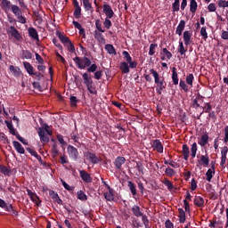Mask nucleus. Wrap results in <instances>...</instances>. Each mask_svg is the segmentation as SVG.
Segmentation results:
<instances>
[{
  "mask_svg": "<svg viewBox=\"0 0 228 228\" xmlns=\"http://www.w3.org/2000/svg\"><path fill=\"white\" fill-rule=\"evenodd\" d=\"M150 72L154 77L155 85H157L156 92L159 95H161L163 90L167 88V81H165V77H159V74L154 69H150Z\"/></svg>",
  "mask_w": 228,
  "mask_h": 228,
  "instance_id": "obj_1",
  "label": "nucleus"
},
{
  "mask_svg": "<svg viewBox=\"0 0 228 228\" xmlns=\"http://www.w3.org/2000/svg\"><path fill=\"white\" fill-rule=\"evenodd\" d=\"M73 61L77 69H80V70H83L86 69V67H90V65H92V61L86 56H84L82 58L79 56H76L75 58H73Z\"/></svg>",
  "mask_w": 228,
  "mask_h": 228,
  "instance_id": "obj_2",
  "label": "nucleus"
},
{
  "mask_svg": "<svg viewBox=\"0 0 228 228\" xmlns=\"http://www.w3.org/2000/svg\"><path fill=\"white\" fill-rule=\"evenodd\" d=\"M37 133L42 143H49V136L53 135V131L49 130V126L45 125L44 128L39 127Z\"/></svg>",
  "mask_w": 228,
  "mask_h": 228,
  "instance_id": "obj_3",
  "label": "nucleus"
},
{
  "mask_svg": "<svg viewBox=\"0 0 228 228\" xmlns=\"http://www.w3.org/2000/svg\"><path fill=\"white\" fill-rule=\"evenodd\" d=\"M84 157L86 158V159H87V161L93 163V165H97V163H99V158L97 157V155H95V153L86 151L84 153Z\"/></svg>",
  "mask_w": 228,
  "mask_h": 228,
  "instance_id": "obj_4",
  "label": "nucleus"
},
{
  "mask_svg": "<svg viewBox=\"0 0 228 228\" xmlns=\"http://www.w3.org/2000/svg\"><path fill=\"white\" fill-rule=\"evenodd\" d=\"M68 154L74 161L77 160V158H79V151L72 145L68 146Z\"/></svg>",
  "mask_w": 228,
  "mask_h": 228,
  "instance_id": "obj_5",
  "label": "nucleus"
},
{
  "mask_svg": "<svg viewBox=\"0 0 228 228\" xmlns=\"http://www.w3.org/2000/svg\"><path fill=\"white\" fill-rule=\"evenodd\" d=\"M9 33H10L11 37L15 38V40H17L18 42H20V40H22V36H20V33H19V30H17V28H15V27L11 26L9 28Z\"/></svg>",
  "mask_w": 228,
  "mask_h": 228,
  "instance_id": "obj_6",
  "label": "nucleus"
},
{
  "mask_svg": "<svg viewBox=\"0 0 228 228\" xmlns=\"http://www.w3.org/2000/svg\"><path fill=\"white\" fill-rule=\"evenodd\" d=\"M79 175L84 183H86L87 184L92 183L93 178L88 172L85 170H79Z\"/></svg>",
  "mask_w": 228,
  "mask_h": 228,
  "instance_id": "obj_7",
  "label": "nucleus"
},
{
  "mask_svg": "<svg viewBox=\"0 0 228 228\" xmlns=\"http://www.w3.org/2000/svg\"><path fill=\"white\" fill-rule=\"evenodd\" d=\"M103 12L105 13L107 19H113L115 12L110 4H103Z\"/></svg>",
  "mask_w": 228,
  "mask_h": 228,
  "instance_id": "obj_8",
  "label": "nucleus"
},
{
  "mask_svg": "<svg viewBox=\"0 0 228 228\" xmlns=\"http://www.w3.org/2000/svg\"><path fill=\"white\" fill-rule=\"evenodd\" d=\"M151 146L154 151H157L159 154H163V144L161 143V141L159 139L153 140Z\"/></svg>",
  "mask_w": 228,
  "mask_h": 228,
  "instance_id": "obj_9",
  "label": "nucleus"
},
{
  "mask_svg": "<svg viewBox=\"0 0 228 228\" xmlns=\"http://www.w3.org/2000/svg\"><path fill=\"white\" fill-rule=\"evenodd\" d=\"M208 143H209V135H208V134H204L198 138V144L200 145V147H206Z\"/></svg>",
  "mask_w": 228,
  "mask_h": 228,
  "instance_id": "obj_10",
  "label": "nucleus"
},
{
  "mask_svg": "<svg viewBox=\"0 0 228 228\" xmlns=\"http://www.w3.org/2000/svg\"><path fill=\"white\" fill-rule=\"evenodd\" d=\"M124 163H126V158L125 157H117L115 161H114V165L115 167L117 168V170H122V165H124Z\"/></svg>",
  "mask_w": 228,
  "mask_h": 228,
  "instance_id": "obj_11",
  "label": "nucleus"
},
{
  "mask_svg": "<svg viewBox=\"0 0 228 228\" xmlns=\"http://www.w3.org/2000/svg\"><path fill=\"white\" fill-rule=\"evenodd\" d=\"M28 37H30V38H32L33 40H37V42L40 41L38 37V31H37L35 28L33 27L28 28Z\"/></svg>",
  "mask_w": 228,
  "mask_h": 228,
  "instance_id": "obj_12",
  "label": "nucleus"
},
{
  "mask_svg": "<svg viewBox=\"0 0 228 228\" xmlns=\"http://www.w3.org/2000/svg\"><path fill=\"white\" fill-rule=\"evenodd\" d=\"M200 167H208L209 165V157L208 155H201L198 159Z\"/></svg>",
  "mask_w": 228,
  "mask_h": 228,
  "instance_id": "obj_13",
  "label": "nucleus"
},
{
  "mask_svg": "<svg viewBox=\"0 0 228 228\" xmlns=\"http://www.w3.org/2000/svg\"><path fill=\"white\" fill-rule=\"evenodd\" d=\"M12 145L15 149V151L19 153V154H25L26 153V150H24V147H22V144H20V142L14 141L12 142Z\"/></svg>",
  "mask_w": 228,
  "mask_h": 228,
  "instance_id": "obj_14",
  "label": "nucleus"
},
{
  "mask_svg": "<svg viewBox=\"0 0 228 228\" xmlns=\"http://www.w3.org/2000/svg\"><path fill=\"white\" fill-rule=\"evenodd\" d=\"M185 27H186V21L182 20L176 28V30H175L176 35H179V37H181V35H183V31H184Z\"/></svg>",
  "mask_w": 228,
  "mask_h": 228,
  "instance_id": "obj_15",
  "label": "nucleus"
},
{
  "mask_svg": "<svg viewBox=\"0 0 228 228\" xmlns=\"http://www.w3.org/2000/svg\"><path fill=\"white\" fill-rule=\"evenodd\" d=\"M103 32H101L99 30H94V38L99 42L100 44H105L106 39H104V36H102Z\"/></svg>",
  "mask_w": 228,
  "mask_h": 228,
  "instance_id": "obj_16",
  "label": "nucleus"
},
{
  "mask_svg": "<svg viewBox=\"0 0 228 228\" xmlns=\"http://www.w3.org/2000/svg\"><path fill=\"white\" fill-rule=\"evenodd\" d=\"M182 154L183 157V159L185 161H188V159L190 158V148L188 147V144H183L182 147Z\"/></svg>",
  "mask_w": 228,
  "mask_h": 228,
  "instance_id": "obj_17",
  "label": "nucleus"
},
{
  "mask_svg": "<svg viewBox=\"0 0 228 228\" xmlns=\"http://www.w3.org/2000/svg\"><path fill=\"white\" fill-rule=\"evenodd\" d=\"M119 69H120L122 74H129V72H130L129 64L126 61L120 62Z\"/></svg>",
  "mask_w": 228,
  "mask_h": 228,
  "instance_id": "obj_18",
  "label": "nucleus"
},
{
  "mask_svg": "<svg viewBox=\"0 0 228 228\" xmlns=\"http://www.w3.org/2000/svg\"><path fill=\"white\" fill-rule=\"evenodd\" d=\"M183 42L185 45H190V44H191V33L188 30L183 32Z\"/></svg>",
  "mask_w": 228,
  "mask_h": 228,
  "instance_id": "obj_19",
  "label": "nucleus"
},
{
  "mask_svg": "<svg viewBox=\"0 0 228 228\" xmlns=\"http://www.w3.org/2000/svg\"><path fill=\"white\" fill-rule=\"evenodd\" d=\"M23 66H24V69H25V70H27L28 75L32 76L33 74H35V69L33 68L31 63H29L28 61H23Z\"/></svg>",
  "mask_w": 228,
  "mask_h": 228,
  "instance_id": "obj_20",
  "label": "nucleus"
},
{
  "mask_svg": "<svg viewBox=\"0 0 228 228\" xmlns=\"http://www.w3.org/2000/svg\"><path fill=\"white\" fill-rule=\"evenodd\" d=\"M172 81H173V85H179V77L177 75L176 67L172 68Z\"/></svg>",
  "mask_w": 228,
  "mask_h": 228,
  "instance_id": "obj_21",
  "label": "nucleus"
},
{
  "mask_svg": "<svg viewBox=\"0 0 228 228\" xmlns=\"http://www.w3.org/2000/svg\"><path fill=\"white\" fill-rule=\"evenodd\" d=\"M193 202L197 208H204V198L201 196H195Z\"/></svg>",
  "mask_w": 228,
  "mask_h": 228,
  "instance_id": "obj_22",
  "label": "nucleus"
},
{
  "mask_svg": "<svg viewBox=\"0 0 228 228\" xmlns=\"http://www.w3.org/2000/svg\"><path fill=\"white\" fill-rule=\"evenodd\" d=\"M113 190L104 192V199L109 202H113L115 200V193H113Z\"/></svg>",
  "mask_w": 228,
  "mask_h": 228,
  "instance_id": "obj_23",
  "label": "nucleus"
},
{
  "mask_svg": "<svg viewBox=\"0 0 228 228\" xmlns=\"http://www.w3.org/2000/svg\"><path fill=\"white\" fill-rule=\"evenodd\" d=\"M82 77L84 79V85L88 86V85H94V80L92 79V77L88 73H84L82 75Z\"/></svg>",
  "mask_w": 228,
  "mask_h": 228,
  "instance_id": "obj_24",
  "label": "nucleus"
},
{
  "mask_svg": "<svg viewBox=\"0 0 228 228\" xmlns=\"http://www.w3.org/2000/svg\"><path fill=\"white\" fill-rule=\"evenodd\" d=\"M57 37L61 40V44H63L64 46L70 42V38L61 34V32H57Z\"/></svg>",
  "mask_w": 228,
  "mask_h": 228,
  "instance_id": "obj_25",
  "label": "nucleus"
},
{
  "mask_svg": "<svg viewBox=\"0 0 228 228\" xmlns=\"http://www.w3.org/2000/svg\"><path fill=\"white\" fill-rule=\"evenodd\" d=\"M132 212L137 218H140V216H143V212L140 209V206L134 205L132 208Z\"/></svg>",
  "mask_w": 228,
  "mask_h": 228,
  "instance_id": "obj_26",
  "label": "nucleus"
},
{
  "mask_svg": "<svg viewBox=\"0 0 228 228\" xmlns=\"http://www.w3.org/2000/svg\"><path fill=\"white\" fill-rule=\"evenodd\" d=\"M1 4L4 12H9L12 9V6H13V4H12V2H10L9 0H2Z\"/></svg>",
  "mask_w": 228,
  "mask_h": 228,
  "instance_id": "obj_27",
  "label": "nucleus"
},
{
  "mask_svg": "<svg viewBox=\"0 0 228 228\" xmlns=\"http://www.w3.org/2000/svg\"><path fill=\"white\" fill-rule=\"evenodd\" d=\"M105 51L108 53V54H113L114 56L117 55V50L111 44H107L105 45Z\"/></svg>",
  "mask_w": 228,
  "mask_h": 228,
  "instance_id": "obj_28",
  "label": "nucleus"
},
{
  "mask_svg": "<svg viewBox=\"0 0 228 228\" xmlns=\"http://www.w3.org/2000/svg\"><path fill=\"white\" fill-rule=\"evenodd\" d=\"M11 10L16 17H20V15H22V11L20 10V7H19V5L12 4Z\"/></svg>",
  "mask_w": 228,
  "mask_h": 228,
  "instance_id": "obj_29",
  "label": "nucleus"
},
{
  "mask_svg": "<svg viewBox=\"0 0 228 228\" xmlns=\"http://www.w3.org/2000/svg\"><path fill=\"white\" fill-rule=\"evenodd\" d=\"M198 7H199V4H197L196 0H190V12H191V13H193V15H195V12H197Z\"/></svg>",
  "mask_w": 228,
  "mask_h": 228,
  "instance_id": "obj_30",
  "label": "nucleus"
},
{
  "mask_svg": "<svg viewBox=\"0 0 228 228\" xmlns=\"http://www.w3.org/2000/svg\"><path fill=\"white\" fill-rule=\"evenodd\" d=\"M178 212L180 224H184V222H186V212H184V209L183 208H178Z\"/></svg>",
  "mask_w": 228,
  "mask_h": 228,
  "instance_id": "obj_31",
  "label": "nucleus"
},
{
  "mask_svg": "<svg viewBox=\"0 0 228 228\" xmlns=\"http://www.w3.org/2000/svg\"><path fill=\"white\" fill-rule=\"evenodd\" d=\"M84 8L86 12H94V7H92V3H90V0H82Z\"/></svg>",
  "mask_w": 228,
  "mask_h": 228,
  "instance_id": "obj_32",
  "label": "nucleus"
},
{
  "mask_svg": "<svg viewBox=\"0 0 228 228\" xmlns=\"http://www.w3.org/2000/svg\"><path fill=\"white\" fill-rule=\"evenodd\" d=\"M127 187L129 188L132 195L134 197L136 195V185L132 181L127 182Z\"/></svg>",
  "mask_w": 228,
  "mask_h": 228,
  "instance_id": "obj_33",
  "label": "nucleus"
},
{
  "mask_svg": "<svg viewBox=\"0 0 228 228\" xmlns=\"http://www.w3.org/2000/svg\"><path fill=\"white\" fill-rule=\"evenodd\" d=\"M77 195L78 200H83V201L88 200V196H86V194L83 191H78L77 192Z\"/></svg>",
  "mask_w": 228,
  "mask_h": 228,
  "instance_id": "obj_34",
  "label": "nucleus"
},
{
  "mask_svg": "<svg viewBox=\"0 0 228 228\" xmlns=\"http://www.w3.org/2000/svg\"><path fill=\"white\" fill-rule=\"evenodd\" d=\"M197 151H198L197 142H193L191 148V156L192 159H195V157L197 156Z\"/></svg>",
  "mask_w": 228,
  "mask_h": 228,
  "instance_id": "obj_35",
  "label": "nucleus"
},
{
  "mask_svg": "<svg viewBox=\"0 0 228 228\" xmlns=\"http://www.w3.org/2000/svg\"><path fill=\"white\" fill-rule=\"evenodd\" d=\"M0 172L4 174V175H11L12 171L8 169L6 166L0 165Z\"/></svg>",
  "mask_w": 228,
  "mask_h": 228,
  "instance_id": "obj_36",
  "label": "nucleus"
},
{
  "mask_svg": "<svg viewBox=\"0 0 228 228\" xmlns=\"http://www.w3.org/2000/svg\"><path fill=\"white\" fill-rule=\"evenodd\" d=\"M187 51L188 50L184 48V45L183 44V41H180L179 46H178V53H180L181 56H184Z\"/></svg>",
  "mask_w": 228,
  "mask_h": 228,
  "instance_id": "obj_37",
  "label": "nucleus"
},
{
  "mask_svg": "<svg viewBox=\"0 0 228 228\" xmlns=\"http://www.w3.org/2000/svg\"><path fill=\"white\" fill-rule=\"evenodd\" d=\"M163 184H165V186H167V190H169V191H172V190H174V184L172 183V182H170V180L165 178L163 181Z\"/></svg>",
  "mask_w": 228,
  "mask_h": 228,
  "instance_id": "obj_38",
  "label": "nucleus"
},
{
  "mask_svg": "<svg viewBox=\"0 0 228 228\" xmlns=\"http://www.w3.org/2000/svg\"><path fill=\"white\" fill-rule=\"evenodd\" d=\"M213 174H215V169H208L207 173H206V176H207V181L208 183H211V180L213 179Z\"/></svg>",
  "mask_w": 228,
  "mask_h": 228,
  "instance_id": "obj_39",
  "label": "nucleus"
},
{
  "mask_svg": "<svg viewBox=\"0 0 228 228\" xmlns=\"http://www.w3.org/2000/svg\"><path fill=\"white\" fill-rule=\"evenodd\" d=\"M158 47V44H151L150 45V50H149V55L154 56L156 54V48Z\"/></svg>",
  "mask_w": 228,
  "mask_h": 228,
  "instance_id": "obj_40",
  "label": "nucleus"
},
{
  "mask_svg": "<svg viewBox=\"0 0 228 228\" xmlns=\"http://www.w3.org/2000/svg\"><path fill=\"white\" fill-rule=\"evenodd\" d=\"M86 88H87L89 94H92L93 95H97V90L94 86V84L87 85Z\"/></svg>",
  "mask_w": 228,
  "mask_h": 228,
  "instance_id": "obj_41",
  "label": "nucleus"
},
{
  "mask_svg": "<svg viewBox=\"0 0 228 228\" xmlns=\"http://www.w3.org/2000/svg\"><path fill=\"white\" fill-rule=\"evenodd\" d=\"M195 79V77H193V74H189L186 77V83L189 85V86H193V80Z\"/></svg>",
  "mask_w": 228,
  "mask_h": 228,
  "instance_id": "obj_42",
  "label": "nucleus"
},
{
  "mask_svg": "<svg viewBox=\"0 0 228 228\" xmlns=\"http://www.w3.org/2000/svg\"><path fill=\"white\" fill-rule=\"evenodd\" d=\"M64 47H67L69 53H76V46H74V44H72V41H69V44L64 45Z\"/></svg>",
  "mask_w": 228,
  "mask_h": 228,
  "instance_id": "obj_43",
  "label": "nucleus"
},
{
  "mask_svg": "<svg viewBox=\"0 0 228 228\" xmlns=\"http://www.w3.org/2000/svg\"><path fill=\"white\" fill-rule=\"evenodd\" d=\"M122 55L124 56L126 63H129L133 61V58L131 57V55L129 54V52L127 51H123L122 52Z\"/></svg>",
  "mask_w": 228,
  "mask_h": 228,
  "instance_id": "obj_44",
  "label": "nucleus"
},
{
  "mask_svg": "<svg viewBox=\"0 0 228 228\" xmlns=\"http://www.w3.org/2000/svg\"><path fill=\"white\" fill-rule=\"evenodd\" d=\"M95 28L97 31H100V33H104L106 30L102 29V24L101 23V20H95Z\"/></svg>",
  "mask_w": 228,
  "mask_h": 228,
  "instance_id": "obj_45",
  "label": "nucleus"
},
{
  "mask_svg": "<svg viewBox=\"0 0 228 228\" xmlns=\"http://www.w3.org/2000/svg\"><path fill=\"white\" fill-rule=\"evenodd\" d=\"M30 200H32V202L37 204V206H40V203L42 202L40 201V198H38V195H37V193L30 196Z\"/></svg>",
  "mask_w": 228,
  "mask_h": 228,
  "instance_id": "obj_46",
  "label": "nucleus"
},
{
  "mask_svg": "<svg viewBox=\"0 0 228 228\" xmlns=\"http://www.w3.org/2000/svg\"><path fill=\"white\" fill-rule=\"evenodd\" d=\"M179 86L180 88L183 90V92H190V88H188V85H186V82H184V80H180Z\"/></svg>",
  "mask_w": 228,
  "mask_h": 228,
  "instance_id": "obj_47",
  "label": "nucleus"
},
{
  "mask_svg": "<svg viewBox=\"0 0 228 228\" xmlns=\"http://www.w3.org/2000/svg\"><path fill=\"white\" fill-rule=\"evenodd\" d=\"M165 174L166 175H167L168 177H174V175H175V170L170 168V167H167L166 168L165 170Z\"/></svg>",
  "mask_w": 228,
  "mask_h": 228,
  "instance_id": "obj_48",
  "label": "nucleus"
},
{
  "mask_svg": "<svg viewBox=\"0 0 228 228\" xmlns=\"http://www.w3.org/2000/svg\"><path fill=\"white\" fill-rule=\"evenodd\" d=\"M69 101L72 108H76V106H77V102H79V100L76 96H70Z\"/></svg>",
  "mask_w": 228,
  "mask_h": 228,
  "instance_id": "obj_49",
  "label": "nucleus"
},
{
  "mask_svg": "<svg viewBox=\"0 0 228 228\" xmlns=\"http://www.w3.org/2000/svg\"><path fill=\"white\" fill-rule=\"evenodd\" d=\"M61 183L62 186L65 188V190H67L68 191H74V187L69 185V183H67V182L61 180Z\"/></svg>",
  "mask_w": 228,
  "mask_h": 228,
  "instance_id": "obj_50",
  "label": "nucleus"
},
{
  "mask_svg": "<svg viewBox=\"0 0 228 228\" xmlns=\"http://www.w3.org/2000/svg\"><path fill=\"white\" fill-rule=\"evenodd\" d=\"M179 8H180V1L175 0V2L172 4L173 12H179Z\"/></svg>",
  "mask_w": 228,
  "mask_h": 228,
  "instance_id": "obj_51",
  "label": "nucleus"
},
{
  "mask_svg": "<svg viewBox=\"0 0 228 228\" xmlns=\"http://www.w3.org/2000/svg\"><path fill=\"white\" fill-rule=\"evenodd\" d=\"M22 55L26 60H31V58H33V53L28 50H23Z\"/></svg>",
  "mask_w": 228,
  "mask_h": 228,
  "instance_id": "obj_52",
  "label": "nucleus"
},
{
  "mask_svg": "<svg viewBox=\"0 0 228 228\" xmlns=\"http://www.w3.org/2000/svg\"><path fill=\"white\" fill-rule=\"evenodd\" d=\"M73 15L76 19H81V7H75Z\"/></svg>",
  "mask_w": 228,
  "mask_h": 228,
  "instance_id": "obj_53",
  "label": "nucleus"
},
{
  "mask_svg": "<svg viewBox=\"0 0 228 228\" xmlns=\"http://www.w3.org/2000/svg\"><path fill=\"white\" fill-rule=\"evenodd\" d=\"M52 154H53V158H56V156H58V154H60V151L58 150V145H56V144L53 145Z\"/></svg>",
  "mask_w": 228,
  "mask_h": 228,
  "instance_id": "obj_54",
  "label": "nucleus"
},
{
  "mask_svg": "<svg viewBox=\"0 0 228 228\" xmlns=\"http://www.w3.org/2000/svg\"><path fill=\"white\" fill-rule=\"evenodd\" d=\"M217 4L219 8H228V1L219 0Z\"/></svg>",
  "mask_w": 228,
  "mask_h": 228,
  "instance_id": "obj_55",
  "label": "nucleus"
},
{
  "mask_svg": "<svg viewBox=\"0 0 228 228\" xmlns=\"http://www.w3.org/2000/svg\"><path fill=\"white\" fill-rule=\"evenodd\" d=\"M112 25H113V24H112L111 21L110 20V18H105V20H104V22H103L104 28H106V29H110Z\"/></svg>",
  "mask_w": 228,
  "mask_h": 228,
  "instance_id": "obj_56",
  "label": "nucleus"
},
{
  "mask_svg": "<svg viewBox=\"0 0 228 228\" xmlns=\"http://www.w3.org/2000/svg\"><path fill=\"white\" fill-rule=\"evenodd\" d=\"M200 35L204 40H208V31H206V27H202L200 29Z\"/></svg>",
  "mask_w": 228,
  "mask_h": 228,
  "instance_id": "obj_57",
  "label": "nucleus"
},
{
  "mask_svg": "<svg viewBox=\"0 0 228 228\" xmlns=\"http://www.w3.org/2000/svg\"><path fill=\"white\" fill-rule=\"evenodd\" d=\"M203 110H204L203 111L205 113H209L210 110H213V107L211 106V103L207 102V103H205V106L203 107Z\"/></svg>",
  "mask_w": 228,
  "mask_h": 228,
  "instance_id": "obj_58",
  "label": "nucleus"
},
{
  "mask_svg": "<svg viewBox=\"0 0 228 228\" xmlns=\"http://www.w3.org/2000/svg\"><path fill=\"white\" fill-rule=\"evenodd\" d=\"M208 12H216V4L211 3L208 5Z\"/></svg>",
  "mask_w": 228,
  "mask_h": 228,
  "instance_id": "obj_59",
  "label": "nucleus"
},
{
  "mask_svg": "<svg viewBox=\"0 0 228 228\" xmlns=\"http://www.w3.org/2000/svg\"><path fill=\"white\" fill-rule=\"evenodd\" d=\"M97 71V64H91L87 68V72H96Z\"/></svg>",
  "mask_w": 228,
  "mask_h": 228,
  "instance_id": "obj_60",
  "label": "nucleus"
},
{
  "mask_svg": "<svg viewBox=\"0 0 228 228\" xmlns=\"http://www.w3.org/2000/svg\"><path fill=\"white\" fill-rule=\"evenodd\" d=\"M163 53L165 54V56L167 58V60H170L172 58V53H170V51H168V49L167 48H163Z\"/></svg>",
  "mask_w": 228,
  "mask_h": 228,
  "instance_id": "obj_61",
  "label": "nucleus"
},
{
  "mask_svg": "<svg viewBox=\"0 0 228 228\" xmlns=\"http://www.w3.org/2000/svg\"><path fill=\"white\" fill-rule=\"evenodd\" d=\"M136 168H137L138 172H140V174H142V175H143V174H144L143 173V170H144L143 165H142V163H140V162H137Z\"/></svg>",
  "mask_w": 228,
  "mask_h": 228,
  "instance_id": "obj_62",
  "label": "nucleus"
},
{
  "mask_svg": "<svg viewBox=\"0 0 228 228\" xmlns=\"http://www.w3.org/2000/svg\"><path fill=\"white\" fill-rule=\"evenodd\" d=\"M224 143L228 142V126L224 127Z\"/></svg>",
  "mask_w": 228,
  "mask_h": 228,
  "instance_id": "obj_63",
  "label": "nucleus"
},
{
  "mask_svg": "<svg viewBox=\"0 0 228 228\" xmlns=\"http://www.w3.org/2000/svg\"><path fill=\"white\" fill-rule=\"evenodd\" d=\"M221 38L223 40H228V31L227 30H223L222 31Z\"/></svg>",
  "mask_w": 228,
  "mask_h": 228,
  "instance_id": "obj_64",
  "label": "nucleus"
}]
</instances>
